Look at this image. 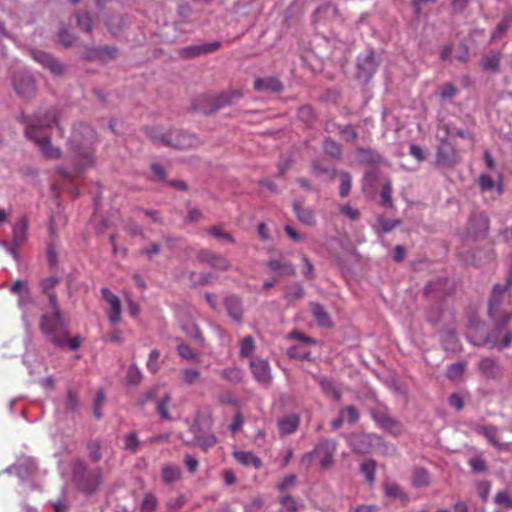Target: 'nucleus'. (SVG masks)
Returning <instances> with one entry per match:
<instances>
[{"label":"nucleus","instance_id":"nucleus-1","mask_svg":"<svg viewBox=\"0 0 512 512\" xmlns=\"http://www.w3.org/2000/svg\"><path fill=\"white\" fill-rule=\"evenodd\" d=\"M98 141L95 130L88 124L78 123L73 127L69 139L70 152L72 153L75 169L72 172L62 168L57 173L67 179H72L81 171L93 167L95 164V146Z\"/></svg>","mask_w":512,"mask_h":512},{"label":"nucleus","instance_id":"nucleus-2","mask_svg":"<svg viewBox=\"0 0 512 512\" xmlns=\"http://www.w3.org/2000/svg\"><path fill=\"white\" fill-rule=\"evenodd\" d=\"M20 120L25 125L26 137L38 145L45 158L52 160L61 158V150L51 143L49 136L44 135L47 129L56 124L60 135L63 136V128L58 125L57 111L55 109H49L43 115L34 114L29 116L22 114Z\"/></svg>","mask_w":512,"mask_h":512},{"label":"nucleus","instance_id":"nucleus-3","mask_svg":"<svg viewBox=\"0 0 512 512\" xmlns=\"http://www.w3.org/2000/svg\"><path fill=\"white\" fill-rule=\"evenodd\" d=\"M494 322V328L484 338L474 345L486 346L489 349L498 348L503 350L512 343V332L506 329V326L512 319V312H503L502 316H490Z\"/></svg>","mask_w":512,"mask_h":512},{"label":"nucleus","instance_id":"nucleus-4","mask_svg":"<svg viewBox=\"0 0 512 512\" xmlns=\"http://www.w3.org/2000/svg\"><path fill=\"white\" fill-rule=\"evenodd\" d=\"M147 136L154 142L176 149H191L200 145L199 139L192 134L181 130H170L163 132L158 127H151L146 130Z\"/></svg>","mask_w":512,"mask_h":512},{"label":"nucleus","instance_id":"nucleus-5","mask_svg":"<svg viewBox=\"0 0 512 512\" xmlns=\"http://www.w3.org/2000/svg\"><path fill=\"white\" fill-rule=\"evenodd\" d=\"M51 312L44 313L40 319L41 332L55 345H62L66 339V328L59 305L49 307Z\"/></svg>","mask_w":512,"mask_h":512},{"label":"nucleus","instance_id":"nucleus-6","mask_svg":"<svg viewBox=\"0 0 512 512\" xmlns=\"http://www.w3.org/2000/svg\"><path fill=\"white\" fill-rule=\"evenodd\" d=\"M337 450V442L332 439L320 440L313 451L306 453L301 458V464L310 468L314 459L318 460L321 469H329L334 462V455Z\"/></svg>","mask_w":512,"mask_h":512},{"label":"nucleus","instance_id":"nucleus-7","mask_svg":"<svg viewBox=\"0 0 512 512\" xmlns=\"http://www.w3.org/2000/svg\"><path fill=\"white\" fill-rule=\"evenodd\" d=\"M512 268L510 269L506 283L504 285L496 284L493 287L489 301V316H502L503 312H511L509 307L512 303Z\"/></svg>","mask_w":512,"mask_h":512},{"label":"nucleus","instance_id":"nucleus-8","mask_svg":"<svg viewBox=\"0 0 512 512\" xmlns=\"http://www.w3.org/2000/svg\"><path fill=\"white\" fill-rule=\"evenodd\" d=\"M230 103L231 100L228 95L223 94L218 97L203 95L195 101L194 109L204 114H209Z\"/></svg>","mask_w":512,"mask_h":512},{"label":"nucleus","instance_id":"nucleus-9","mask_svg":"<svg viewBox=\"0 0 512 512\" xmlns=\"http://www.w3.org/2000/svg\"><path fill=\"white\" fill-rule=\"evenodd\" d=\"M459 162L456 148L448 141L442 140L437 148L436 164L440 167L452 168Z\"/></svg>","mask_w":512,"mask_h":512},{"label":"nucleus","instance_id":"nucleus-10","mask_svg":"<svg viewBox=\"0 0 512 512\" xmlns=\"http://www.w3.org/2000/svg\"><path fill=\"white\" fill-rule=\"evenodd\" d=\"M477 370L486 380L498 381L503 376V366L493 357L482 358L477 364Z\"/></svg>","mask_w":512,"mask_h":512},{"label":"nucleus","instance_id":"nucleus-11","mask_svg":"<svg viewBox=\"0 0 512 512\" xmlns=\"http://www.w3.org/2000/svg\"><path fill=\"white\" fill-rule=\"evenodd\" d=\"M31 56L36 62L47 68L54 76L64 75L66 71L65 65L52 55L44 51L34 50L31 52Z\"/></svg>","mask_w":512,"mask_h":512},{"label":"nucleus","instance_id":"nucleus-12","mask_svg":"<svg viewBox=\"0 0 512 512\" xmlns=\"http://www.w3.org/2000/svg\"><path fill=\"white\" fill-rule=\"evenodd\" d=\"M13 86L17 94L25 99L33 97L36 93L35 79L28 73L15 75Z\"/></svg>","mask_w":512,"mask_h":512},{"label":"nucleus","instance_id":"nucleus-13","mask_svg":"<svg viewBox=\"0 0 512 512\" xmlns=\"http://www.w3.org/2000/svg\"><path fill=\"white\" fill-rule=\"evenodd\" d=\"M117 56V49L111 46L103 47H86L81 57L88 61L107 62L115 59Z\"/></svg>","mask_w":512,"mask_h":512},{"label":"nucleus","instance_id":"nucleus-14","mask_svg":"<svg viewBox=\"0 0 512 512\" xmlns=\"http://www.w3.org/2000/svg\"><path fill=\"white\" fill-rule=\"evenodd\" d=\"M221 46L222 43L220 41L187 46L179 50V56L183 59H192L204 54L215 52L220 49Z\"/></svg>","mask_w":512,"mask_h":512},{"label":"nucleus","instance_id":"nucleus-15","mask_svg":"<svg viewBox=\"0 0 512 512\" xmlns=\"http://www.w3.org/2000/svg\"><path fill=\"white\" fill-rule=\"evenodd\" d=\"M197 260L221 271L228 270L231 266L230 261L226 257L209 250L199 251L197 254Z\"/></svg>","mask_w":512,"mask_h":512},{"label":"nucleus","instance_id":"nucleus-16","mask_svg":"<svg viewBox=\"0 0 512 512\" xmlns=\"http://www.w3.org/2000/svg\"><path fill=\"white\" fill-rule=\"evenodd\" d=\"M101 294L103 299L109 304L107 317L111 324L115 325L121 320V302L117 295L113 294L108 288H102Z\"/></svg>","mask_w":512,"mask_h":512},{"label":"nucleus","instance_id":"nucleus-17","mask_svg":"<svg viewBox=\"0 0 512 512\" xmlns=\"http://www.w3.org/2000/svg\"><path fill=\"white\" fill-rule=\"evenodd\" d=\"M59 283V277L49 276L41 280L39 284L41 293L45 295L48 299L49 307H56V305H59L58 296L55 292V288Z\"/></svg>","mask_w":512,"mask_h":512},{"label":"nucleus","instance_id":"nucleus-18","mask_svg":"<svg viewBox=\"0 0 512 512\" xmlns=\"http://www.w3.org/2000/svg\"><path fill=\"white\" fill-rule=\"evenodd\" d=\"M253 87L256 91L259 92L272 93H280L284 89L283 83L277 77L273 76L257 78L254 81Z\"/></svg>","mask_w":512,"mask_h":512},{"label":"nucleus","instance_id":"nucleus-19","mask_svg":"<svg viewBox=\"0 0 512 512\" xmlns=\"http://www.w3.org/2000/svg\"><path fill=\"white\" fill-rule=\"evenodd\" d=\"M250 369L254 378L263 384H268L271 380L269 363L265 360L255 359L250 362Z\"/></svg>","mask_w":512,"mask_h":512},{"label":"nucleus","instance_id":"nucleus-20","mask_svg":"<svg viewBox=\"0 0 512 512\" xmlns=\"http://www.w3.org/2000/svg\"><path fill=\"white\" fill-rule=\"evenodd\" d=\"M383 490L386 497L392 501H399L402 505H405L409 500L401 486L394 481H385L383 483Z\"/></svg>","mask_w":512,"mask_h":512},{"label":"nucleus","instance_id":"nucleus-21","mask_svg":"<svg viewBox=\"0 0 512 512\" xmlns=\"http://www.w3.org/2000/svg\"><path fill=\"white\" fill-rule=\"evenodd\" d=\"M300 416L298 414H288L280 418L277 427L281 436L290 435L298 429Z\"/></svg>","mask_w":512,"mask_h":512},{"label":"nucleus","instance_id":"nucleus-22","mask_svg":"<svg viewBox=\"0 0 512 512\" xmlns=\"http://www.w3.org/2000/svg\"><path fill=\"white\" fill-rule=\"evenodd\" d=\"M489 227L488 218L483 213H474L469 219V231L474 237L486 233Z\"/></svg>","mask_w":512,"mask_h":512},{"label":"nucleus","instance_id":"nucleus-23","mask_svg":"<svg viewBox=\"0 0 512 512\" xmlns=\"http://www.w3.org/2000/svg\"><path fill=\"white\" fill-rule=\"evenodd\" d=\"M267 267L270 271L281 275L290 276L295 274L293 265L285 257L282 256L269 260L267 262Z\"/></svg>","mask_w":512,"mask_h":512},{"label":"nucleus","instance_id":"nucleus-24","mask_svg":"<svg viewBox=\"0 0 512 512\" xmlns=\"http://www.w3.org/2000/svg\"><path fill=\"white\" fill-rule=\"evenodd\" d=\"M225 307L229 314V316L237 321L240 322L243 317V308H242V302L241 299L235 295H230L225 298Z\"/></svg>","mask_w":512,"mask_h":512},{"label":"nucleus","instance_id":"nucleus-25","mask_svg":"<svg viewBox=\"0 0 512 512\" xmlns=\"http://www.w3.org/2000/svg\"><path fill=\"white\" fill-rule=\"evenodd\" d=\"M318 384L322 390V392L328 396L332 397L336 401H341L342 398V392L341 390L336 386L334 380L329 377H320L318 379Z\"/></svg>","mask_w":512,"mask_h":512},{"label":"nucleus","instance_id":"nucleus-26","mask_svg":"<svg viewBox=\"0 0 512 512\" xmlns=\"http://www.w3.org/2000/svg\"><path fill=\"white\" fill-rule=\"evenodd\" d=\"M501 59L500 51H491L482 57L481 66L485 71L499 72Z\"/></svg>","mask_w":512,"mask_h":512},{"label":"nucleus","instance_id":"nucleus-27","mask_svg":"<svg viewBox=\"0 0 512 512\" xmlns=\"http://www.w3.org/2000/svg\"><path fill=\"white\" fill-rule=\"evenodd\" d=\"M28 218L22 216L13 226V243L16 246L21 245L27 238Z\"/></svg>","mask_w":512,"mask_h":512},{"label":"nucleus","instance_id":"nucleus-28","mask_svg":"<svg viewBox=\"0 0 512 512\" xmlns=\"http://www.w3.org/2000/svg\"><path fill=\"white\" fill-rule=\"evenodd\" d=\"M88 457L92 462H99L103 458L104 443L101 439H90L87 442Z\"/></svg>","mask_w":512,"mask_h":512},{"label":"nucleus","instance_id":"nucleus-29","mask_svg":"<svg viewBox=\"0 0 512 512\" xmlns=\"http://www.w3.org/2000/svg\"><path fill=\"white\" fill-rule=\"evenodd\" d=\"M233 455L234 458L244 466H253L255 468H260L262 466L261 459L252 452L238 451Z\"/></svg>","mask_w":512,"mask_h":512},{"label":"nucleus","instance_id":"nucleus-30","mask_svg":"<svg viewBox=\"0 0 512 512\" xmlns=\"http://www.w3.org/2000/svg\"><path fill=\"white\" fill-rule=\"evenodd\" d=\"M311 311L317 323L322 327H331L332 321L324 307L318 303L311 304Z\"/></svg>","mask_w":512,"mask_h":512},{"label":"nucleus","instance_id":"nucleus-31","mask_svg":"<svg viewBox=\"0 0 512 512\" xmlns=\"http://www.w3.org/2000/svg\"><path fill=\"white\" fill-rule=\"evenodd\" d=\"M281 505L280 512H297L304 507V504L297 501L289 494H284L279 498Z\"/></svg>","mask_w":512,"mask_h":512},{"label":"nucleus","instance_id":"nucleus-32","mask_svg":"<svg viewBox=\"0 0 512 512\" xmlns=\"http://www.w3.org/2000/svg\"><path fill=\"white\" fill-rule=\"evenodd\" d=\"M162 479L164 483L166 484H172L180 479L181 477V471L179 467L168 464L163 466L161 471Z\"/></svg>","mask_w":512,"mask_h":512},{"label":"nucleus","instance_id":"nucleus-33","mask_svg":"<svg viewBox=\"0 0 512 512\" xmlns=\"http://www.w3.org/2000/svg\"><path fill=\"white\" fill-rule=\"evenodd\" d=\"M512 22V15L511 14H505L501 21L497 24L496 28L491 34L490 41L494 42L498 40L500 37H502L507 30L509 29Z\"/></svg>","mask_w":512,"mask_h":512},{"label":"nucleus","instance_id":"nucleus-34","mask_svg":"<svg viewBox=\"0 0 512 512\" xmlns=\"http://www.w3.org/2000/svg\"><path fill=\"white\" fill-rule=\"evenodd\" d=\"M412 485L414 487H426L430 483V475L426 469L416 468L412 474Z\"/></svg>","mask_w":512,"mask_h":512},{"label":"nucleus","instance_id":"nucleus-35","mask_svg":"<svg viewBox=\"0 0 512 512\" xmlns=\"http://www.w3.org/2000/svg\"><path fill=\"white\" fill-rule=\"evenodd\" d=\"M294 210L297 214L298 219L306 225H315L316 218L315 213L312 209H301L299 204L294 203Z\"/></svg>","mask_w":512,"mask_h":512},{"label":"nucleus","instance_id":"nucleus-36","mask_svg":"<svg viewBox=\"0 0 512 512\" xmlns=\"http://www.w3.org/2000/svg\"><path fill=\"white\" fill-rule=\"evenodd\" d=\"M324 152L335 159H340L342 155L341 146L331 138H326L323 144Z\"/></svg>","mask_w":512,"mask_h":512},{"label":"nucleus","instance_id":"nucleus-37","mask_svg":"<svg viewBox=\"0 0 512 512\" xmlns=\"http://www.w3.org/2000/svg\"><path fill=\"white\" fill-rule=\"evenodd\" d=\"M171 401L169 394H165L160 400L156 402V412L162 420H171V415L168 410V405Z\"/></svg>","mask_w":512,"mask_h":512},{"label":"nucleus","instance_id":"nucleus-38","mask_svg":"<svg viewBox=\"0 0 512 512\" xmlns=\"http://www.w3.org/2000/svg\"><path fill=\"white\" fill-rule=\"evenodd\" d=\"M207 233L220 241L234 243V237L220 226H211L206 229Z\"/></svg>","mask_w":512,"mask_h":512},{"label":"nucleus","instance_id":"nucleus-39","mask_svg":"<svg viewBox=\"0 0 512 512\" xmlns=\"http://www.w3.org/2000/svg\"><path fill=\"white\" fill-rule=\"evenodd\" d=\"M216 443L217 438L213 434L200 435L195 438V444L205 452L215 446Z\"/></svg>","mask_w":512,"mask_h":512},{"label":"nucleus","instance_id":"nucleus-40","mask_svg":"<svg viewBox=\"0 0 512 512\" xmlns=\"http://www.w3.org/2000/svg\"><path fill=\"white\" fill-rule=\"evenodd\" d=\"M181 380L186 385H193L200 379V372L197 369L188 368L180 372Z\"/></svg>","mask_w":512,"mask_h":512},{"label":"nucleus","instance_id":"nucleus-41","mask_svg":"<svg viewBox=\"0 0 512 512\" xmlns=\"http://www.w3.org/2000/svg\"><path fill=\"white\" fill-rule=\"evenodd\" d=\"M140 446V440L135 431L128 433L124 436V449L131 452L136 453Z\"/></svg>","mask_w":512,"mask_h":512},{"label":"nucleus","instance_id":"nucleus-42","mask_svg":"<svg viewBox=\"0 0 512 512\" xmlns=\"http://www.w3.org/2000/svg\"><path fill=\"white\" fill-rule=\"evenodd\" d=\"M359 70L365 73H373L376 70L375 58L372 52L368 53L363 59L358 62Z\"/></svg>","mask_w":512,"mask_h":512},{"label":"nucleus","instance_id":"nucleus-43","mask_svg":"<svg viewBox=\"0 0 512 512\" xmlns=\"http://www.w3.org/2000/svg\"><path fill=\"white\" fill-rule=\"evenodd\" d=\"M339 414L343 417L345 422L354 424L359 420V412L356 407L349 405L340 410Z\"/></svg>","mask_w":512,"mask_h":512},{"label":"nucleus","instance_id":"nucleus-44","mask_svg":"<svg viewBox=\"0 0 512 512\" xmlns=\"http://www.w3.org/2000/svg\"><path fill=\"white\" fill-rule=\"evenodd\" d=\"M361 472L363 473L365 479L369 483H373L375 480V472H376V463L374 460H368L362 463Z\"/></svg>","mask_w":512,"mask_h":512},{"label":"nucleus","instance_id":"nucleus-45","mask_svg":"<svg viewBox=\"0 0 512 512\" xmlns=\"http://www.w3.org/2000/svg\"><path fill=\"white\" fill-rule=\"evenodd\" d=\"M160 355H161L160 351L157 349H154L149 353L146 367H147L148 371L151 372L152 374H156L160 369V365H159Z\"/></svg>","mask_w":512,"mask_h":512},{"label":"nucleus","instance_id":"nucleus-46","mask_svg":"<svg viewBox=\"0 0 512 512\" xmlns=\"http://www.w3.org/2000/svg\"><path fill=\"white\" fill-rule=\"evenodd\" d=\"M221 377L231 383H238L242 379V373L238 368L229 367L222 370Z\"/></svg>","mask_w":512,"mask_h":512},{"label":"nucleus","instance_id":"nucleus-47","mask_svg":"<svg viewBox=\"0 0 512 512\" xmlns=\"http://www.w3.org/2000/svg\"><path fill=\"white\" fill-rule=\"evenodd\" d=\"M352 179L349 173L341 172L340 173V186H339V194L342 198L346 197L351 190Z\"/></svg>","mask_w":512,"mask_h":512},{"label":"nucleus","instance_id":"nucleus-48","mask_svg":"<svg viewBox=\"0 0 512 512\" xmlns=\"http://www.w3.org/2000/svg\"><path fill=\"white\" fill-rule=\"evenodd\" d=\"M255 349V343L252 336H246L242 339L240 343V356L241 357H250Z\"/></svg>","mask_w":512,"mask_h":512},{"label":"nucleus","instance_id":"nucleus-49","mask_svg":"<svg viewBox=\"0 0 512 512\" xmlns=\"http://www.w3.org/2000/svg\"><path fill=\"white\" fill-rule=\"evenodd\" d=\"M105 403V393L102 389H99L96 393L94 404H93V414L96 419L102 418V407Z\"/></svg>","mask_w":512,"mask_h":512},{"label":"nucleus","instance_id":"nucleus-50","mask_svg":"<svg viewBox=\"0 0 512 512\" xmlns=\"http://www.w3.org/2000/svg\"><path fill=\"white\" fill-rule=\"evenodd\" d=\"M158 501L154 494L146 493L141 503V512H154L157 508Z\"/></svg>","mask_w":512,"mask_h":512},{"label":"nucleus","instance_id":"nucleus-51","mask_svg":"<svg viewBox=\"0 0 512 512\" xmlns=\"http://www.w3.org/2000/svg\"><path fill=\"white\" fill-rule=\"evenodd\" d=\"M383 430L387 431L393 436H399L403 433V425L393 417L383 426Z\"/></svg>","mask_w":512,"mask_h":512},{"label":"nucleus","instance_id":"nucleus-52","mask_svg":"<svg viewBox=\"0 0 512 512\" xmlns=\"http://www.w3.org/2000/svg\"><path fill=\"white\" fill-rule=\"evenodd\" d=\"M466 364L465 363H454L451 364L447 369V377L450 380L459 379L463 373L465 372Z\"/></svg>","mask_w":512,"mask_h":512},{"label":"nucleus","instance_id":"nucleus-53","mask_svg":"<svg viewBox=\"0 0 512 512\" xmlns=\"http://www.w3.org/2000/svg\"><path fill=\"white\" fill-rule=\"evenodd\" d=\"M371 416L376 424L382 429L383 426L390 420L391 416L388 415L385 409L378 408L371 411Z\"/></svg>","mask_w":512,"mask_h":512},{"label":"nucleus","instance_id":"nucleus-54","mask_svg":"<svg viewBox=\"0 0 512 512\" xmlns=\"http://www.w3.org/2000/svg\"><path fill=\"white\" fill-rule=\"evenodd\" d=\"M478 430L485 435V437L489 440L490 443H492L495 446H500L498 443L496 436H497V428L493 425H486V426H480Z\"/></svg>","mask_w":512,"mask_h":512},{"label":"nucleus","instance_id":"nucleus-55","mask_svg":"<svg viewBox=\"0 0 512 512\" xmlns=\"http://www.w3.org/2000/svg\"><path fill=\"white\" fill-rule=\"evenodd\" d=\"M10 291L11 293L15 294V295H23L25 294L27 296V299L30 298V290L29 288L25 285V283L21 280H16L11 288H10Z\"/></svg>","mask_w":512,"mask_h":512},{"label":"nucleus","instance_id":"nucleus-56","mask_svg":"<svg viewBox=\"0 0 512 512\" xmlns=\"http://www.w3.org/2000/svg\"><path fill=\"white\" fill-rule=\"evenodd\" d=\"M494 501L498 505H503L506 508L512 509V497L507 491H499L496 494Z\"/></svg>","mask_w":512,"mask_h":512},{"label":"nucleus","instance_id":"nucleus-57","mask_svg":"<svg viewBox=\"0 0 512 512\" xmlns=\"http://www.w3.org/2000/svg\"><path fill=\"white\" fill-rule=\"evenodd\" d=\"M77 24L85 32L92 31V19L87 13L77 14Z\"/></svg>","mask_w":512,"mask_h":512},{"label":"nucleus","instance_id":"nucleus-58","mask_svg":"<svg viewBox=\"0 0 512 512\" xmlns=\"http://www.w3.org/2000/svg\"><path fill=\"white\" fill-rule=\"evenodd\" d=\"M339 132L346 142H353L358 137L356 130L351 125H346L344 127H341Z\"/></svg>","mask_w":512,"mask_h":512},{"label":"nucleus","instance_id":"nucleus-59","mask_svg":"<svg viewBox=\"0 0 512 512\" xmlns=\"http://www.w3.org/2000/svg\"><path fill=\"white\" fill-rule=\"evenodd\" d=\"M304 295V290L301 285L295 284L288 288L286 292V298L289 300H298L301 299Z\"/></svg>","mask_w":512,"mask_h":512},{"label":"nucleus","instance_id":"nucleus-60","mask_svg":"<svg viewBox=\"0 0 512 512\" xmlns=\"http://www.w3.org/2000/svg\"><path fill=\"white\" fill-rule=\"evenodd\" d=\"M177 351L180 357L187 360H197V355L193 352V350L184 343H181L177 346Z\"/></svg>","mask_w":512,"mask_h":512},{"label":"nucleus","instance_id":"nucleus-61","mask_svg":"<svg viewBox=\"0 0 512 512\" xmlns=\"http://www.w3.org/2000/svg\"><path fill=\"white\" fill-rule=\"evenodd\" d=\"M296 483L297 477L295 475H288L278 484V489L284 494L287 490L293 488Z\"/></svg>","mask_w":512,"mask_h":512},{"label":"nucleus","instance_id":"nucleus-62","mask_svg":"<svg viewBox=\"0 0 512 512\" xmlns=\"http://www.w3.org/2000/svg\"><path fill=\"white\" fill-rule=\"evenodd\" d=\"M457 92H458V90H457L456 86L453 83H450V82L445 83L440 88V95L444 99L453 98L454 96H456Z\"/></svg>","mask_w":512,"mask_h":512},{"label":"nucleus","instance_id":"nucleus-63","mask_svg":"<svg viewBox=\"0 0 512 512\" xmlns=\"http://www.w3.org/2000/svg\"><path fill=\"white\" fill-rule=\"evenodd\" d=\"M161 250V245L156 242L149 243L146 247L141 249V254L147 256L149 259L157 255Z\"/></svg>","mask_w":512,"mask_h":512},{"label":"nucleus","instance_id":"nucleus-64","mask_svg":"<svg viewBox=\"0 0 512 512\" xmlns=\"http://www.w3.org/2000/svg\"><path fill=\"white\" fill-rule=\"evenodd\" d=\"M186 498L183 495H179L175 499L169 501L168 509L169 512H180L181 508L185 505Z\"/></svg>","mask_w":512,"mask_h":512}]
</instances>
